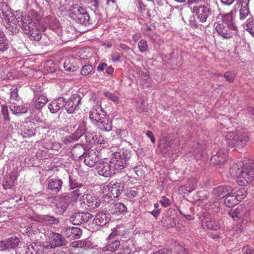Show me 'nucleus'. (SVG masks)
<instances>
[{
  "instance_id": "obj_1",
  "label": "nucleus",
  "mask_w": 254,
  "mask_h": 254,
  "mask_svg": "<svg viewBox=\"0 0 254 254\" xmlns=\"http://www.w3.org/2000/svg\"><path fill=\"white\" fill-rule=\"evenodd\" d=\"M16 20L19 26L24 32L30 31V29H34L38 23L41 22L38 15L36 14H20L16 15Z\"/></svg>"
},
{
  "instance_id": "obj_2",
  "label": "nucleus",
  "mask_w": 254,
  "mask_h": 254,
  "mask_svg": "<svg viewBox=\"0 0 254 254\" xmlns=\"http://www.w3.org/2000/svg\"><path fill=\"white\" fill-rule=\"evenodd\" d=\"M246 161L244 170L237 178V182L239 185L246 186L252 182L254 177V160H245Z\"/></svg>"
},
{
  "instance_id": "obj_3",
  "label": "nucleus",
  "mask_w": 254,
  "mask_h": 254,
  "mask_svg": "<svg viewBox=\"0 0 254 254\" xmlns=\"http://www.w3.org/2000/svg\"><path fill=\"white\" fill-rule=\"evenodd\" d=\"M69 15L71 18L81 24L86 25L90 23L89 14L85 8L81 6L77 5L71 6Z\"/></svg>"
},
{
  "instance_id": "obj_4",
  "label": "nucleus",
  "mask_w": 254,
  "mask_h": 254,
  "mask_svg": "<svg viewBox=\"0 0 254 254\" xmlns=\"http://www.w3.org/2000/svg\"><path fill=\"white\" fill-rule=\"evenodd\" d=\"M214 26L218 34L226 39H229L233 37L234 34L231 32V30H234L236 32L238 31L236 25H229L224 22H215Z\"/></svg>"
},
{
  "instance_id": "obj_5",
  "label": "nucleus",
  "mask_w": 254,
  "mask_h": 254,
  "mask_svg": "<svg viewBox=\"0 0 254 254\" xmlns=\"http://www.w3.org/2000/svg\"><path fill=\"white\" fill-rule=\"evenodd\" d=\"M239 137H241V142H242V144H246L248 137L241 131H239L237 133L229 132L226 135L227 143L232 146H241Z\"/></svg>"
},
{
  "instance_id": "obj_6",
  "label": "nucleus",
  "mask_w": 254,
  "mask_h": 254,
  "mask_svg": "<svg viewBox=\"0 0 254 254\" xmlns=\"http://www.w3.org/2000/svg\"><path fill=\"white\" fill-rule=\"evenodd\" d=\"M123 190L114 181H112L104 188L103 197L112 200L119 197Z\"/></svg>"
},
{
  "instance_id": "obj_7",
  "label": "nucleus",
  "mask_w": 254,
  "mask_h": 254,
  "mask_svg": "<svg viewBox=\"0 0 254 254\" xmlns=\"http://www.w3.org/2000/svg\"><path fill=\"white\" fill-rule=\"evenodd\" d=\"M100 205V200L89 194H83L80 199V205L86 209H93Z\"/></svg>"
},
{
  "instance_id": "obj_8",
  "label": "nucleus",
  "mask_w": 254,
  "mask_h": 254,
  "mask_svg": "<svg viewBox=\"0 0 254 254\" xmlns=\"http://www.w3.org/2000/svg\"><path fill=\"white\" fill-rule=\"evenodd\" d=\"M192 12L199 21L202 23L206 21L211 13L210 9L205 5L194 6Z\"/></svg>"
},
{
  "instance_id": "obj_9",
  "label": "nucleus",
  "mask_w": 254,
  "mask_h": 254,
  "mask_svg": "<svg viewBox=\"0 0 254 254\" xmlns=\"http://www.w3.org/2000/svg\"><path fill=\"white\" fill-rule=\"evenodd\" d=\"M92 215L88 212H78L73 213L69 217V221L75 225L85 223L92 217Z\"/></svg>"
},
{
  "instance_id": "obj_10",
  "label": "nucleus",
  "mask_w": 254,
  "mask_h": 254,
  "mask_svg": "<svg viewBox=\"0 0 254 254\" xmlns=\"http://www.w3.org/2000/svg\"><path fill=\"white\" fill-rule=\"evenodd\" d=\"M97 169L99 174L105 177H111L115 174L111 161L109 164L100 160Z\"/></svg>"
},
{
  "instance_id": "obj_11",
  "label": "nucleus",
  "mask_w": 254,
  "mask_h": 254,
  "mask_svg": "<svg viewBox=\"0 0 254 254\" xmlns=\"http://www.w3.org/2000/svg\"><path fill=\"white\" fill-rule=\"evenodd\" d=\"M81 101V97L78 94H73L66 102H65L64 107L68 114L72 113Z\"/></svg>"
},
{
  "instance_id": "obj_12",
  "label": "nucleus",
  "mask_w": 254,
  "mask_h": 254,
  "mask_svg": "<svg viewBox=\"0 0 254 254\" xmlns=\"http://www.w3.org/2000/svg\"><path fill=\"white\" fill-rule=\"evenodd\" d=\"M20 243L19 238L17 237H11L0 242V250L14 249L17 248Z\"/></svg>"
},
{
  "instance_id": "obj_13",
  "label": "nucleus",
  "mask_w": 254,
  "mask_h": 254,
  "mask_svg": "<svg viewBox=\"0 0 254 254\" xmlns=\"http://www.w3.org/2000/svg\"><path fill=\"white\" fill-rule=\"evenodd\" d=\"M45 30V26L41 22L36 25V27H34V29H30V31L24 33L28 35L31 40L38 41L42 37L41 32L44 31Z\"/></svg>"
},
{
  "instance_id": "obj_14",
  "label": "nucleus",
  "mask_w": 254,
  "mask_h": 254,
  "mask_svg": "<svg viewBox=\"0 0 254 254\" xmlns=\"http://www.w3.org/2000/svg\"><path fill=\"white\" fill-rule=\"evenodd\" d=\"M107 244L103 248V252L106 253V254H123V252L113 253L116 251L119 248L121 243L118 240L108 239Z\"/></svg>"
},
{
  "instance_id": "obj_15",
  "label": "nucleus",
  "mask_w": 254,
  "mask_h": 254,
  "mask_svg": "<svg viewBox=\"0 0 254 254\" xmlns=\"http://www.w3.org/2000/svg\"><path fill=\"white\" fill-rule=\"evenodd\" d=\"M18 177V172L14 170L6 176L2 180L3 188L5 190L11 189L15 186Z\"/></svg>"
},
{
  "instance_id": "obj_16",
  "label": "nucleus",
  "mask_w": 254,
  "mask_h": 254,
  "mask_svg": "<svg viewBox=\"0 0 254 254\" xmlns=\"http://www.w3.org/2000/svg\"><path fill=\"white\" fill-rule=\"evenodd\" d=\"M0 15L2 18L7 20L8 23H11L14 20V16L11 12L9 5L5 2H0Z\"/></svg>"
},
{
  "instance_id": "obj_17",
  "label": "nucleus",
  "mask_w": 254,
  "mask_h": 254,
  "mask_svg": "<svg viewBox=\"0 0 254 254\" xmlns=\"http://www.w3.org/2000/svg\"><path fill=\"white\" fill-rule=\"evenodd\" d=\"M68 205V198L62 196L57 200L54 211L58 214H62L66 211Z\"/></svg>"
},
{
  "instance_id": "obj_18",
  "label": "nucleus",
  "mask_w": 254,
  "mask_h": 254,
  "mask_svg": "<svg viewBox=\"0 0 254 254\" xmlns=\"http://www.w3.org/2000/svg\"><path fill=\"white\" fill-rule=\"evenodd\" d=\"M106 112L101 105H96L91 110L89 118L91 120L96 122L101 121V118L105 117Z\"/></svg>"
},
{
  "instance_id": "obj_19",
  "label": "nucleus",
  "mask_w": 254,
  "mask_h": 254,
  "mask_svg": "<svg viewBox=\"0 0 254 254\" xmlns=\"http://www.w3.org/2000/svg\"><path fill=\"white\" fill-rule=\"evenodd\" d=\"M64 103L65 99L62 97L54 99L51 103L48 105V109L51 113H56L64 106Z\"/></svg>"
},
{
  "instance_id": "obj_20",
  "label": "nucleus",
  "mask_w": 254,
  "mask_h": 254,
  "mask_svg": "<svg viewBox=\"0 0 254 254\" xmlns=\"http://www.w3.org/2000/svg\"><path fill=\"white\" fill-rule=\"evenodd\" d=\"M44 250V246L40 242H32L27 244L26 254H38L42 253Z\"/></svg>"
},
{
  "instance_id": "obj_21",
  "label": "nucleus",
  "mask_w": 254,
  "mask_h": 254,
  "mask_svg": "<svg viewBox=\"0 0 254 254\" xmlns=\"http://www.w3.org/2000/svg\"><path fill=\"white\" fill-rule=\"evenodd\" d=\"M246 161L243 160L236 163L233 164L230 167L229 173L232 177H237L244 170L245 168Z\"/></svg>"
},
{
  "instance_id": "obj_22",
  "label": "nucleus",
  "mask_w": 254,
  "mask_h": 254,
  "mask_svg": "<svg viewBox=\"0 0 254 254\" xmlns=\"http://www.w3.org/2000/svg\"><path fill=\"white\" fill-rule=\"evenodd\" d=\"M232 191V188L229 186H220L213 189V194L217 197L225 198Z\"/></svg>"
},
{
  "instance_id": "obj_23",
  "label": "nucleus",
  "mask_w": 254,
  "mask_h": 254,
  "mask_svg": "<svg viewBox=\"0 0 254 254\" xmlns=\"http://www.w3.org/2000/svg\"><path fill=\"white\" fill-rule=\"evenodd\" d=\"M50 239L51 248H55L65 245L64 239L60 234L52 233L51 235Z\"/></svg>"
},
{
  "instance_id": "obj_24",
  "label": "nucleus",
  "mask_w": 254,
  "mask_h": 254,
  "mask_svg": "<svg viewBox=\"0 0 254 254\" xmlns=\"http://www.w3.org/2000/svg\"><path fill=\"white\" fill-rule=\"evenodd\" d=\"M110 220L108 214L103 211L98 213L94 218L93 223L97 226H102L106 224Z\"/></svg>"
},
{
  "instance_id": "obj_25",
  "label": "nucleus",
  "mask_w": 254,
  "mask_h": 254,
  "mask_svg": "<svg viewBox=\"0 0 254 254\" xmlns=\"http://www.w3.org/2000/svg\"><path fill=\"white\" fill-rule=\"evenodd\" d=\"M65 235L70 240L79 239L82 235V230L78 227H68L65 230Z\"/></svg>"
},
{
  "instance_id": "obj_26",
  "label": "nucleus",
  "mask_w": 254,
  "mask_h": 254,
  "mask_svg": "<svg viewBox=\"0 0 254 254\" xmlns=\"http://www.w3.org/2000/svg\"><path fill=\"white\" fill-rule=\"evenodd\" d=\"M62 185V181L58 178H53L48 180V188L54 193H57L59 192Z\"/></svg>"
},
{
  "instance_id": "obj_27",
  "label": "nucleus",
  "mask_w": 254,
  "mask_h": 254,
  "mask_svg": "<svg viewBox=\"0 0 254 254\" xmlns=\"http://www.w3.org/2000/svg\"><path fill=\"white\" fill-rule=\"evenodd\" d=\"M127 212V207L123 203L118 202L114 204L111 207V212L113 214L119 215L125 214Z\"/></svg>"
},
{
  "instance_id": "obj_28",
  "label": "nucleus",
  "mask_w": 254,
  "mask_h": 254,
  "mask_svg": "<svg viewBox=\"0 0 254 254\" xmlns=\"http://www.w3.org/2000/svg\"><path fill=\"white\" fill-rule=\"evenodd\" d=\"M239 201H240V200L237 198V195H235V193L232 192V191L228 193L224 199V204L229 207H233L238 204Z\"/></svg>"
},
{
  "instance_id": "obj_29",
  "label": "nucleus",
  "mask_w": 254,
  "mask_h": 254,
  "mask_svg": "<svg viewBox=\"0 0 254 254\" xmlns=\"http://www.w3.org/2000/svg\"><path fill=\"white\" fill-rule=\"evenodd\" d=\"M9 41L0 28V52L3 53L9 49Z\"/></svg>"
},
{
  "instance_id": "obj_30",
  "label": "nucleus",
  "mask_w": 254,
  "mask_h": 254,
  "mask_svg": "<svg viewBox=\"0 0 254 254\" xmlns=\"http://www.w3.org/2000/svg\"><path fill=\"white\" fill-rule=\"evenodd\" d=\"M243 213V207L240 205L236 208L231 209L228 212V215L231 217L234 221H237L241 218Z\"/></svg>"
},
{
  "instance_id": "obj_31",
  "label": "nucleus",
  "mask_w": 254,
  "mask_h": 254,
  "mask_svg": "<svg viewBox=\"0 0 254 254\" xmlns=\"http://www.w3.org/2000/svg\"><path fill=\"white\" fill-rule=\"evenodd\" d=\"M71 153L73 159L78 158L81 159L85 154V149L82 145L77 144L75 145L71 150Z\"/></svg>"
},
{
  "instance_id": "obj_32",
  "label": "nucleus",
  "mask_w": 254,
  "mask_h": 254,
  "mask_svg": "<svg viewBox=\"0 0 254 254\" xmlns=\"http://www.w3.org/2000/svg\"><path fill=\"white\" fill-rule=\"evenodd\" d=\"M171 140L167 138H163L159 141V147L162 153L166 154L171 148Z\"/></svg>"
},
{
  "instance_id": "obj_33",
  "label": "nucleus",
  "mask_w": 254,
  "mask_h": 254,
  "mask_svg": "<svg viewBox=\"0 0 254 254\" xmlns=\"http://www.w3.org/2000/svg\"><path fill=\"white\" fill-rule=\"evenodd\" d=\"M10 109L13 114L17 115L19 114H24L27 112V109L22 104H17L15 103H12L10 106Z\"/></svg>"
},
{
  "instance_id": "obj_34",
  "label": "nucleus",
  "mask_w": 254,
  "mask_h": 254,
  "mask_svg": "<svg viewBox=\"0 0 254 254\" xmlns=\"http://www.w3.org/2000/svg\"><path fill=\"white\" fill-rule=\"evenodd\" d=\"M110 161L115 172L120 171L127 166V160H112Z\"/></svg>"
},
{
  "instance_id": "obj_35",
  "label": "nucleus",
  "mask_w": 254,
  "mask_h": 254,
  "mask_svg": "<svg viewBox=\"0 0 254 254\" xmlns=\"http://www.w3.org/2000/svg\"><path fill=\"white\" fill-rule=\"evenodd\" d=\"M93 53L89 49H81L78 52V56L81 60H88L92 57Z\"/></svg>"
},
{
  "instance_id": "obj_36",
  "label": "nucleus",
  "mask_w": 254,
  "mask_h": 254,
  "mask_svg": "<svg viewBox=\"0 0 254 254\" xmlns=\"http://www.w3.org/2000/svg\"><path fill=\"white\" fill-rule=\"evenodd\" d=\"M81 195L78 189H75L73 191H71L67 195H64V197L68 198V201L69 203H71L73 204L77 200L78 197Z\"/></svg>"
},
{
  "instance_id": "obj_37",
  "label": "nucleus",
  "mask_w": 254,
  "mask_h": 254,
  "mask_svg": "<svg viewBox=\"0 0 254 254\" xmlns=\"http://www.w3.org/2000/svg\"><path fill=\"white\" fill-rule=\"evenodd\" d=\"M235 11V10H234ZM222 21L229 25H235L233 23V10H231L230 12L225 14H221Z\"/></svg>"
},
{
  "instance_id": "obj_38",
  "label": "nucleus",
  "mask_w": 254,
  "mask_h": 254,
  "mask_svg": "<svg viewBox=\"0 0 254 254\" xmlns=\"http://www.w3.org/2000/svg\"><path fill=\"white\" fill-rule=\"evenodd\" d=\"M48 102L47 97L41 95L36 99L34 102V106L38 109H41Z\"/></svg>"
},
{
  "instance_id": "obj_39",
  "label": "nucleus",
  "mask_w": 254,
  "mask_h": 254,
  "mask_svg": "<svg viewBox=\"0 0 254 254\" xmlns=\"http://www.w3.org/2000/svg\"><path fill=\"white\" fill-rule=\"evenodd\" d=\"M196 186V180L192 178L188 180L184 185V187L186 188V190L188 191L189 193L191 192L192 190H193L195 189Z\"/></svg>"
},
{
  "instance_id": "obj_40",
  "label": "nucleus",
  "mask_w": 254,
  "mask_h": 254,
  "mask_svg": "<svg viewBox=\"0 0 254 254\" xmlns=\"http://www.w3.org/2000/svg\"><path fill=\"white\" fill-rule=\"evenodd\" d=\"M201 223L204 228L210 230H216V226H214V222L211 218H204Z\"/></svg>"
},
{
  "instance_id": "obj_41",
  "label": "nucleus",
  "mask_w": 254,
  "mask_h": 254,
  "mask_svg": "<svg viewBox=\"0 0 254 254\" xmlns=\"http://www.w3.org/2000/svg\"><path fill=\"white\" fill-rule=\"evenodd\" d=\"M44 220L48 224L51 225H56L60 222V219L59 218L55 217L52 215H44Z\"/></svg>"
},
{
  "instance_id": "obj_42",
  "label": "nucleus",
  "mask_w": 254,
  "mask_h": 254,
  "mask_svg": "<svg viewBox=\"0 0 254 254\" xmlns=\"http://www.w3.org/2000/svg\"><path fill=\"white\" fill-rule=\"evenodd\" d=\"M139 51L141 53L146 52L148 50V45L147 42L144 39L140 40L137 44Z\"/></svg>"
},
{
  "instance_id": "obj_43",
  "label": "nucleus",
  "mask_w": 254,
  "mask_h": 254,
  "mask_svg": "<svg viewBox=\"0 0 254 254\" xmlns=\"http://www.w3.org/2000/svg\"><path fill=\"white\" fill-rule=\"evenodd\" d=\"M97 122L102 124V127L105 130L110 131L112 129V126L111 121L106 120L105 117L101 118V121H98Z\"/></svg>"
},
{
  "instance_id": "obj_44",
  "label": "nucleus",
  "mask_w": 254,
  "mask_h": 254,
  "mask_svg": "<svg viewBox=\"0 0 254 254\" xmlns=\"http://www.w3.org/2000/svg\"><path fill=\"white\" fill-rule=\"evenodd\" d=\"M97 122L102 124V127L105 130L110 131L112 129V126L111 121L106 120L105 117L101 118V121H98Z\"/></svg>"
},
{
  "instance_id": "obj_45",
  "label": "nucleus",
  "mask_w": 254,
  "mask_h": 254,
  "mask_svg": "<svg viewBox=\"0 0 254 254\" xmlns=\"http://www.w3.org/2000/svg\"><path fill=\"white\" fill-rule=\"evenodd\" d=\"M97 122L102 124V127L105 130L110 131L112 129V126L111 121L106 120L105 117L101 118V121H98Z\"/></svg>"
},
{
  "instance_id": "obj_46",
  "label": "nucleus",
  "mask_w": 254,
  "mask_h": 254,
  "mask_svg": "<svg viewBox=\"0 0 254 254\" xmlns=\"http://www.w3.org/2000/svg\"><path fill=\"white\" fill-rule=\"evenodd\" d=\"M246 30L254 37V19L249 18L247 21Z\"/></svg>"
},
{
  "instance_id": "obj_47",
  "label": "nucleus",
  "mask_w": 254,
  "mask_h": 254,
  "mask_svg": "<svg viewBox=\"0 0 254 254\" xmlns=\"http://www.w3.org/2000/svg\"><path fill=\"white\" fill-rule=\"evenodd\" d=\"M129 181L128 177L127 175H125L120 179L115 182V183L120 187L122 190H124L125 184Z\"/></svg>"
},
{
  "instance_id": "obj_48",
  "label": "nucleus",
  "mask_w": 254,
  "mask_h": 254,
  "mask_svg": "<svg viewBox=\"0 0 254 254\" xmlns=\"http://www.w3.org/2000/svg\"><path fill=\"white\" fill-rule=\"evenodd\" d=\"M223 76L226 80L230 83L233 82L236 78L235 73L232 71L225 72Z\"/></svg>"
},
{
  "instance_id": "obj_49",
  "label": "nucleus",
  "mask_w": 254,
  "mask_h": 254,
  "mask_svg": "<svg viewBox=\"0 0 254 254\" xmlns=\"http://www.w3.org/2000/svg\"><path fill=\"white\" fill-rule=\"evenodd\" d=\"M93 70V67L90 64H86L83 66L81 68V74L83 75H89Z\"/></svg>"
},
{
  "instance_id": "obj_50",
  "label": "nucleus",
  "mask_w": 254,
  "mask_h": 254,
  "mask_svg": "<svg viewBox=\"0 0 254 254\" xmlns=\"http://www.w3.org/2000/svg\"><path fill=\"white\" fill-rule=\"evenodd\" d=\"M240 19L244 20L250 14L249 8L241 7L240 9Z\"/></svg>"
},
{
  "instance_id": "obj_51",
  "label": "nucleus",
  "mask_w": 254,
  "mask_h": 254,
  "mask_svg": "<svg viewBox=\"0 0 254 254\" xmlns=\"http://www.w3.org/2000/svg\"><path fill=\"white\" fill-rule=\"evenodd\" d=\"M85 132V128L84 127V125H80L79 127L76 130L74 133V135L75 136L74 138L75 139H78L80 137H81Z\"/></svg>"
},
{
  "instance_id": "obj_52",
  "label": "nucleus",
  "mask_w": 254,
  "mask_h": 254,
  "mask_svg": "<svg viewBox=\"0 0 254 254\" xmlns=\"http://www.w3.org/2000/svg\"><path fill=\"white\" fill-rule=\"evenodd\" d=\"M100 161V160H97V161H95V160H83V162L89 167L96 166V168L97 169Z\"/></svg>"
},
{
  "instance_id": "obj_53",
  "label": "nucleus",
  "mask_w": 254,
  "mask_h": 254,
  "mask_svg": "<svg viewBox=\"0 0 254 254\" xmlns=\"http://www.w3.org/2000/svg\"><path fill=\"white\" fill-rule=\"evenodd\" d=\"M87 242L86 241H74L71 243L70 244V246L73 248H83L85 247L87 245Z\"/></svg>"
},
{
  "instance_id": "obj_54",
  "label": "nucleus",
  "mask_w": 254,
  "mask_h": 254,
  "mask_svg": "<svg viewBox=\"0 0 254 254\" xmlns=\"http://www.w3.org/2000/svg\"><path fill=\"white\" fill-rule=\"evenodd\" d=\"M92 139L98 144L105 143V137L104 136L100 134H95L92 136Z\"/></svg>"
},
{
  "instance_id": "obj_55",
  "label": "nucleus",
  "mask_w": 254,
  "mask_h": 254,
  "mask_svg": "<svg viewBox=\"0 0 254 254\" xmlns=\"http://www.w3.org/2000/svg\"><path fill=\"white\" fill-rule=\"evenodd\" d=\"M64 66L65 70L69 72H74L76 70V67L71 65L69 60H66L64 62Z\"/></svg>"
},
{
  "instance_id": "obj_56",
  "label": "nucleus",
  "mask_w": 254,
  "mask_h": 254,
  "mask_svg": "<svg viewBox=\"0 0 254 254\" xmlns=\"http://www.w3.org/2000/svg\"><path fill=\"white\" fill-rule=\"evenodd\" d=\"M104 95L106 97L113 101L115 104H117L119 103V97L109 92H105Z\"/></svg>"
},
{
  "instance_id": "obj_57",
  "label": "nucleus",
  "mask_w": 254,
  "mask_h": 254,
  "mask_svg": "<svg viewBox=\"0 0 254 254\" xmlns=\"http://www.w3.org/2000/svg\"><path fill=\"white\" fill-rule=\"evenodd\" d=\"M137 189L135 188H132L130 190H127L125 194L128 197H132L136 196L137 194Z\"/></svg>"
},
{
  "instance_id": "obj_58",
  "label": "nucleus",
  "mask_w": 254,
  "mask_h": 254,
  "mask_svg": "<svg viewBox=\"0 0 254 254\" xmlns=\"http://www.w3.org/2000/svg\"><path fill=\"white\" fill-rule=\"evenodd\" d=\"M35 134L33 129L25 128L22 132L21 134L24 137H29Z\"/></svg>"
},
{
  "instance_id": "obj_59",
  "label": "nucleus",
  "mask_w": 254,
  "mask_h": 254,
  "mask_svg": "<svg viewBox=\"0 0 254 254\" xmlns=\"http://www.w3.org/2000/svg\"><path fill=\"white\" fill-rule=\"evenodd\" d=\"M159 202L164 207H167L170 204V200L165 196H163L159 200Z\"/></svg>"
},
{
  "instance_id": "obj_60",
  "label": "nucleus",
  "mask_w": 254,
  "mask_h": 254,
  "mask_svg": "<svg viewBox=\"0 0 254 254\" xmlns=\"http://www.w3.org/2000/svg\"><path fill=\"white\" fill-rule=\"evenodd\" d=\"M228 155L227 150L226 149H222L219 152H218L216 155L218 158H225L227 157Z\"/></svg>"
},
{
  "instance_id": "obj_61",
  "label": "nucleus",
  "mask_w": 254,
  "mask_h": 254,
  "mask_svg": "<svg viewBox=\"0 0 254 254\" xmlns=\"http://www.w3.org/2000/svg\"><path fill=\"white\" fill-rule=\"evenodd\" d=\"M1 112L4 120L8 121L9 120V118L8 117V111L7 107L2 106L1 108Z\"/></svg>"
},
{
  "instance_id": "obj_62",
  "label": "nucleus",
  "mask_w": 254,
  "mask_h": 254,
  "mask_svg": "<svg viewBox=\"0 0 254 254\" xmlns=\"http://www.w3.org/2000/svg\"><path fill=\"white\" fill-rule=\"evenodd\" d=\"M54 66V64L52 61H47L44 65V67L47 69V71H50L51 72H52Z\"/></svg>"
},
{
  "instance_id": "obj_63",
  "label": "nucleus",
  "mask_w": 254,
  "mask_h": 254,
  "mask_svg": "<svg viewBox=\"0 0 254 254\" xmlns=\"http://www.w3.org/2000/svg\"><path fill=\"white\" fill-rule=\"evenodd\" d=\"M242 252L244 254H254V251L250 246H245L243 248Z\"/></svg>"
},
{
  "instance_id": "obj_64",
  "label": "nucleus",
  "mask_w": 254,
  "mask_h": 254,
  "mask_svg": "<svg viewBox=\"0 0 254 254\" xmlns=\"http://www.w3.org/2000/svg\"><path fill=\"white\" fill-rule=\"evenodd\" d=\"M153 254H172V252L168 249H163L156 251Z\"/></svg>"
}]
</instances>
